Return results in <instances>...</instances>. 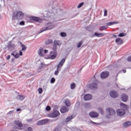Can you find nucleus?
Returning a JSON list of instances; mask_svg holds the SVG:
<instances>
[{"instance_id": "obj_15", "label": "nucleus", "mask_w": 131, "mask_h": 131, "mask_svg": "<svg viewBox=\"0 0 131 131\" xmlns=\"http://www.w3.org/2000/svg\"><path fill=\"white\" fill-rule=\"evenodd\" d=\"M131 125V122L129 121L125 122L123 124L122 126L124 128H127V127H129Z\"/></svg>"}, {"instance_id": "obj_36", "label": "nucleus", "mask_w": 131, "mask_h": 131, "mask_svg": "<svg viewBox=\"0 0 131 131\" xmlns=\"http://www.w3.org/2000/svg\"><path fill=\"white\" fill-rule=\"evenodd\" d=\"M83 5H84V3L82 2L81 3H80L78 6H77V8L78 9H80V8H81V7H82V6H83Z\"/></svg>"}, {"instance_id": "obj_27", "label": "nucleus", "mask_w": 131, "mask_h": 131, "mask_svg": "<svg viewBox=\"0 0 131 131\" xmlns=\"http://www.w3.org/2000/svg\"><path fill=\"white\" fill-rule=\"evenodd\" d=\"M116 42L117 45H121L122 43V40L120 38H118L116 39Z\"/></svg>"}, {"instance_id": "obj_41", "label": "nucleus", "mask_w": 131, "mask_h": 131, "mask_svg": "<svg viewBox=\"0 0 131 131\" xmlns=\"http://www.w3.org/2000/svg\"><path fill=\"white\" fill-rule=\"evenodd\" d=\"M83 42L82 41H80L78 45H77V48H79L81 47V45H82Z\"/></svg>"}, {"instance_id": "obj_63", "label": "nucleus", "mask_w": 131, "mask_h": 131, "mask_svg": "<svg viewBox=\"0 0 131 131\" xmlns=\"http://www.w3.org/2000/svg\"><path fill=\"white\" fill-rule=\"evenodd\" d=\"M110 67H112V66H110Z\"/></svg>"}, {"instance_id": "obj_8", "label": "nucleus", "mask_w": 131, "mask_h": 131, "mask_svg": "<svg viewBox=\"0 0 131 131\" xmlns=\"http://www.w3.org/2000/svg\"><path fill=\"white\" fill-rule=\"evenodd\" d=\"M50 121L49 119H46L41 120H39L37 122V125H43L46 123H48Z\"/></svg>"}, {"instance_id": "obj_55", "label": "nucleus", "mask_w": 131, "mask_h": 131, "mask_svg": "<svg viewBox=\"0 0 131 131\" xmlns=\"http://www.w3.org/2000/svg\"><path fill=\"white\" fill-rule=\"evenodd\" d=\"M39 55L41 57H42V56H43V54H42V52H39Z\"/></svg>"}, {"instance_id": "obj_16", "label": "nucleus", "mask_w": 131, "mask_h": 131, "mask_svg": "<svg viewBox=\"0 0 131 131\" xmlns=\"http://www.w3.org/2000/svg\"><path fill=\"white\" fill-rule=\"evenodd\" d=\"M14 124L17 125L18 127H22L23 126V124H22V122L19 121L18 120H15L14 121Z\"/></svg>"}, {"instance_id": "obj_26", "label": "nucleus", "mask_w": 131, "mask_h": 131, "mask_svg": "<svg viewBox=\"0 0 131 131\" xmlns=\"http://www.w3.org/2000/svg\"><path fill=\"white\" fill-rule=\"evenodd\" d=\"M94 35L95 36H97V37H103L104 34L103 33H98V32H95Z\"/></svg>"}, {"instance_id": "obj_31", "label": "nucleus", "mask_w": 131, "mask_h": 131, "mask_svg": "<svg viewBox=\"0 0 131 131\" xmlns=\"http://www.w3.org/2000/svg\"><path fill=\"white\" fill-rule=\"evenodd\" d=\"M120 106L122 107V108H124V109H127V108H128V106L123 103H120Z\"/></svg>"}, {"instance_id": "obj_3", "label": "nucleus", "mask_w": 131, "mask_h": 131, "mask_svg": "<svg viewBox=\"0 0 131 131\" xmlns=\"http://www.w3.org/2000/svg\"><path fill=\"white\" fill-rule=\"evenodd\" d=\"M46 26V27L43 28L40 30L39 33H41V32H43V31H47V30H51V29L55 28L56 25L53 23H48L47 24Z\"/></svg>"}, {"instance_id": "obj_11", "label": "nucleus", "mask_w": 131, "mask_h": 131, "mask_svg": "<svg viewBox=\"0 0 131 131\" xmlns=\"http://www.w3.org/2000/svg\"><path fill=\"white\" fill-rule=\"evenodd\" d=\"M106 112L109 115H114V114H115V111H114L112 108H106Z\"/></svg>"}, {"instance_id": "obj_40", "label": "nucleus", "mask_w": 131, "mask_h": 131, "mask_svg": "<svg viewBox=\"0 0 131 131\" xmlns=\"http://www.w3.org/2000/svg\"><path fill=\"white\" fill-rule=\"evenodd\" d=\"M55 81H56V79L54 77L52 78L50 80L51 83H55Z\"/></svg>"}, {"instance_id": "obj_37", "label": "nucleus", "mask_w": 131, "mask_h": 131, "mask_svg": "<svg viewBox=\"0 0 131 131\" xmlns=\"http://www.w3.org/2000/svg\"><path fill=\"white\" fill-rule=\"evenodd\" d=\"M125 35H126V34H125L124 33H120L118 34V36L119 37H123V36H125Z\"/></svg>"}, {"instance_id": "obj_9", "label": "nucleus", "mask_w": 131, "mask_h": 131, "mask_svg": "<svg viewBox=\"0 0 131 131\" xmlns=\"http://www.w3.org/2000/svg\"><path fill=\"white\" fill-rule=\"evenodd\" d=\"M117 114L119 116H123L125 114V110L122 108L117 110Z\"/></svg>"}, {"instance_id": "obj_51", "label": "nucleus", "mask_w": 131, "mask_h": 131, "mask_svg": "<svg viewBox=\"0 0 131 131\" xmlns=\"http://www.w3.org/2000/svg\"><path fill=\"white\" fill-rule=\"evenodd\" d=\"M43 52V49L42 48H40L39 50V52L42 53Z\"/></svg>"}, {"instance_id": "obj_43", "label": "nucleus", "mask_w": 131, "mask_h": 131, "mask_svg": "<svg viewBox=\"0 0 131 131\" xmlns=\"http://www.w3.org/2000/svg\"><path fill=\"white\" fill-rule=\"evenodd\" d=\"M27 121H28V122H34V119H27Z\"/></svg>"}, {"instance_id": "obj_58", "label": "nucleus", "mask_w": 131, "mask_h": 131, "mask_svg": "<svg viewBox=\"0 0 131 131\" xmlns=\"http://www.w3.org/2000/svg\"><path fill=\"white\" fill-rule=\"evenodd\" d=\"M122 71H123V73H125V72H126V70H122Z\"/></svg>"}, {"instance_id": "obj_22", "label": "nucleus", "mask_w": 131, "mask_h": 131, "mask_svg": "<svg viewBox=\"0 0 131 131\" xmlns=\"http://www.w3.org/2000/svg\"><path fill=\"white\" fill-rule=\"evenodd\" d=\"M15 53H16V52L13 51L11 53V56H13V57H14V58H15V59H18V58H19V57H20V55H19V53H16L15 54Z\"/></svg>"}, {"instance_id": "obj_39", "label": "nucleus", "mask_w": 131, "mask_h": 131, "mask_svg": "<svg viewBox=\"0 0 131 131\" xmlns=\"http://www.w3.org/2000/svg\"><path fill=\"white\" fill-rule=\"evenodd\" d=\"M84 106L85 108H91V103H85Z\"/></svg>"}, {"instance_id": "obj_6", "label": "nucleus", "mask_w": 131, "mask_h": 131, "mask_svg": "<svg viewBox=\"0 0 131 131\" xmlns=\"http://www.w3.org/2000/svg\"><path fill=\"white\" fill-rule=\"evenodd\" d=\"M29 19L31 21L38 22V23H41V22H42V19L36 16H30Z\"/></svg>"}, {"instance_id": "obj_2", "label": "nucleus", "mask_w": 131, "mask_h": 131, "mask_svg": "<svg viewBox=\"0 0 131 131\" xmlns=\"http://www.w3.org/2000/svg\"><path fill=\"white\" fill-rule=\"evenodd\" d=\"M66 61V59L63 58L60 60L57 66V70L55 71L54 74L55 75H58L59 74V72H60V70H61V68L63 67V65H64L65 62Z\"/></svg>"}, {"instance_id": "obj_32", "label": "nucleus", "mask_w": 131, "mask_h": 131, "mask_svg": "<svg viewBox=\"0 0 131 131\" xmlns=\"http://www.w3.org/2000/svg\"><path fill=\"white\" fill-rule=\"evenodd\" d=\"M107 28H108V27L107 26H103L99 28V30L103 31V30H105V29H107Z\"/></svg>"}, {"instance_id": "obj_54", "label": "nucleus", "mask_w": 131, "mask_h": 131, "mask_svg": "<svg viewBox=\"0 0 131 131\" xmlns=\"http://www.w3.org/2000/svg\"><path fill=\"white\" fill-rule=\"evenodd\" d=\"M10 58H11V56H10V55H8V56L6 57L7 60H10Z\"/></svg>"}, {"instance_id": "obj_50", "label": "nucleus", "mask_w": 131, "mask_h": 131, "mask_svg": "<svg viewBox=\"0 0 131 131\" xmlns=\"http://www.w3.org/2000/svg\"><path fill=\"white\" fill-rule=\"evenodd\" d=\"M91 122H92V123H93V124H97V125H100V123H96L93 122V121H91Z\"/></svg>"}, {"instance_id": "obj_33", "label": "nucleus", "mask_w": 131, "mask_h": 131, "mask_svg": "<svg viewBox=\"0 0 131 131\" xmlns=\"http://www.w3.org/2000/svg\"><path fill=\"white\" fill-rule=\"evenodd\" d=\"M45 43L46 45H50V43H53V39H48L46 41Z\"/></svg>"}, {"instance_id": "obj_29", "label": "nucleus", "mask_w": 131, "mask_h": 131, "mask_svg": "<svg viewBox=\"0 0 131 131\" xmlns=\"http://www.w3.org/2000/svg\"><path fill=\"white\" fill-rule=\"evenodd\" d=\"M74 118V116H70L68 117L66 120V122H69V121H70V120H71L72 119H73Z\"/></svg>"}, {"instance_id": "obj_14", "label": "nucleus", "mask_w": 131, "mask_h": 131, "mask_svg": "<svg viewBox=\"0 0 131 131\" xmlns=\"http://www.w3.org/2000/svg\"><path fill=\"white\" fill-rule=\"evenodd\" d=\"M110 95L112 98H117L118 97V94L116 91H111L110 92Z\"/></svg>"}, {"instance_id": "obj_4", "label": "nucleus", "mask_w": 131, "mask_h": 131, "mask_svg": "<svg viewBox=\"0 0 131 131\" xmlns=\"http://www.w3.org/2000/svg\"><path fill=\"white\" fill-rule=\"evenodd\" d=\"M60 116V113L58 111H54L52 113H50L48 116L51 118H56Z\"/></svg>"}, {"instance_id": "obj_30", "label": "nucleus", "mask_w": 131, "mask_h": 131, "mask_svg": "<svg viewBox=\"0 0 131 131\" xmlns=\"http://www.w3.org/2000/svg\"><path fill=\"white\" fill-rule=\"evenodd\" d=\"M64 104L66 106V107H70V101H69L68 99H67L64 101Z\"/></svg>"}, {"instance_id": "obj_62", "label": "nucleus", "mask_w": 131, "mask_h": 131, "mask_svg": "<svg viewBox=\"0 0 131 131\" xmlns=\"http://www.w3.org/2000/svg\"><path fill=\"white\" fill-rule=\"evenodd\" d=\"M0 19H2V16H1V15H0Z\"/></svg>"}, {"instance_id": "obj_38", "label": "nucleus", "mask_w": 131, "mask_h": 131, "mask_svg": "<svg viewBox=\"0 0 131 131\" xmlns=\"http://www.w3.org/2000/svg\"><path fill=\"white\" fill-rule=\"evenodd\" d=\"M71 90H74L75 89V83H73L71 84Z\"/></svg>"}, {"instance_id": "obj_24", "label": "nucleus", "mask_w": 131, "mask_h": 131, "mask_svg": "<svg viewBox=\"0 0 131 131\" xmlns=\"http://www.w3.org/2000/svg\"><path fill=\"white\" fill-rule=\"evenodd\" d=\"M17 100H19V101H23L24 99H25V96L23 95H18L16 97Z\"/></svg>"}, {"instance_id": "obj_57", "label": "nucleus", "mask_w": 131, "mask_h": 131, "mask_svg": "<svg viewBox=\"0 0 131 131\" xmlns=\"http://www.w3.org/2000/svg\"><path fill=\"white\" fill-rule=\"evenodd\" d=\"M13 113V111H11L8 113V114H12Z\"/></svg>"}, {"instance_id": "obj_34", "label": "nucleus", "mask_w": 131, "mask_h": 131, "mask_svg": "<svg viewBox=\"0 0 131 131\" xmlns=\"http://www.w3.org/2000/svg\"><path fill=\"white\" fill-rule=\"evenodd\" d=\"M58 46H56V45H54L53 44V46L52 47V50L53 51V52H57V48Z\"/></svg>"}, {"instance_id": "obj_48", "label": "nucleus", "mask_w": 131, "mask_h": 131, "mask_svg": "<svg viewBox=\"0 0 131 131\" xmlns=\"http://www.w3.org/2000/svg\"><path fill=\"white\" fill-rule=\"evenodd\" d=\"M18 55H19V56L23 55V52H22V50H19Z\"/></svg>"}, {"instance_id": "obj_20", "label": "nucleus", "mask_w": 131, "mask_h": 131, "mask_svg": "<svg viewBox=\"0 0 131 131\" xmlns=\"http://www.w3.org/2000/svg\"><path fill=\"white\" fill-rule=\"evenodd\" d=\"M69 109L68 108H66L65 106H62L60 108V112L61 113H65L66 112H68Z\"/></svg>"}, {"instance_id": "obj_19", "label": "nucleus", "mask_w": 131, "mask_h": 131, "mask_svg": "<svg viewBox=\"0 0 131 131\" xmlns=\"http://www.w3.org/2000/svg\"><path fill=\"white\" fill-rule=\"evenodd\" d=\"M84 101H89L92 99V95L91 94H86L84 95L83 98Z\"/></svg>"}, {"instance_id": "obj_1", "label": "nucleus", "mask_w": 131, "mask_h": 131, "mask_svg": "<svg viewBox=\"0 0 131 131\" xmlns=\"http://www.w3.org/2000/svg\"><path fill=\"white\" fill-rule=\"evenodd\" d=\"M23 17H24V13L20 11H17L12 14V20L13 21H15L16 19L17 20H21V19H23Z\"/></svg>"}, {"instance_id": "obj_59", "label": "nucleus", "mask_w": 131, "mask_h": 131, "mask_svg": "<svg viewBox=\"0 0 131 131\" xmlns=\"http://www.w3.org/2000/svg\"><path fill=\"white\" fill-rule=\"evenodd\" d=\"M14 128H18V127L16 126H14Z\"/></svg>"}, {"instance_id": "obj_28", "label": "nucleus", "mask_w": 131, "mask_h": 131, "mask_svg": "<svg viewBox=\"0 0 131 131\" xmlns=\"http://www.w3.org/2000/svg\"><path fill=\"white\" fill-rule=\"evenodd\" d=\"M20 45L21 46V47L22 48L21 50L22 51H26L27 47H26V46H25V45H24V44L22 43V42H20Z\"/></svg>"}, {"instance_id": "obj_61", "label": "nucleus", "mask_w": 131, "mask_h": 131, "mask_svg": "<svg viewBox=\"0 0 131 131\" xmlns=\"http://www.w3.org/2000/svg\"><path fill=\"white\" fill-rule=\"evenodd\" d=\"M96 75H94L93 79H94L95 78Z\"/></svg>"}, {"instance_id": "obj_47", "label": "nucleus", "mask_w": 131, "mask_h": 131, "mask_svg": "<svg viewBox=\"0 0 131 131\" xmlns=\"http://www.w3.org/2000/svg\"><path fill=\"white\" fill-rule=\"evenodd\" d=\"M127 61L128 62H131V56H130L127 58Z\"/></svg>"}, {"instance_id": "obj_35", "label": "nucleus", "mask_w": 131, "mask_h": 131, "mask_svg": "<svg viewBox=\"0 0 131 131\" xmlns=\"http://www.w3.org/2000/svg\"><path fill=\"white\" fill-rule=\"evenodd\" d=\"M98 112L101 114V115H104V112L103 111V110L101 108H98Z\"/></svg>"}, {"instance_id": "obj_45", "label": "nucleus", "mask_w": 131, "mask_h": 131, "mask_svg": "<svg viewBox=\"0 0 131 131\" xmlns=\"http://www.w3.org/2000/svg\"><path fill=\"white\" fill-rule=\"evenodd\" d=\"M107 10L104 9V16H107Z\"/></svg>"}, {"instance_id": "obj_12", "label": "nucleus", "mask_w": 131, "mask_h": 131, "mask_svg": "<svg viewBox=\"0 0 131 131\" xmlns=\"http://www.w3.org/2000/svg\"><path fill=\"white\" fill-rule=\"evenodd\" d=\"M97 83L98 82L96 81L95 82L90 84L88 86L91 90H95V89H97Z\"/></svg>"}, {"instance_id": "obj_21", "label": "nucleus", "mask_w": 131, "mask_h": 131, "mask_svg": "<svg viewBox=\"0 0 131 131\" xmlns=\"http://www.w3.org/2000/svg\"><path fill=\"white\" fill-rule=\"evenodd\" d=\"M119 23V21H111L108 22L106 24V26L108 27V26H112V25H114L115 24H118Z\"/></svg>"}, {"instance_id": "obj_10", "label": "nucleus", "mask_w": 131, "mask_h": 131, "mask_svg": "<svg viewBox=\"0 0 131 131\" xmlns=\"http://www.w3.org/2000/svg\"><path fill=\"white\" fill-rule=\"evenodd\" d=\"M109 76V72L105 71L103 72L100 74V77L101 79H105V78H107Z\"/></svg>"}, {"instance_id": "obj_25", "label": "nucleus", "mask_w": 131, "mask_h": 131, "mask_svg": "<svg viewBox=\"0 0 131 131\" xmlns=\"http://www.w3.org/2000/svg\"><path fill=\"white\" fill-rule=\"evenodd\" d=\"M9 50L11 49H15V44L13 43H9L7 46Z\"/></svg>"}, {"instance_id": "obj_5", "label": "nucleus", "mask_w": 131, "mask_h": 131, "mask_svg": "<svg viewBox=\"0 0 131 131\" xmlns=\"http://www.w3.org/2000/svg\"><path fill=\"white\" fill-rule=\"evenodd\" d=\"M57 51H51L50 55L48 56V59H50V60H55L56 59V57H57Z\"/></svg>"}, {"instance_id": "obj_56", "label": "nucleus", "mask_w": 131, "mask_h": 131, "mask_svg": "<svg viewBox=\"0 0 131 131\" xmlns=\"http://www.w3.org/2000/svg\"><path fill=\"white\" fill-rule=\"evenodd\" d=\"M16 111H17V112H19V111H21V109H20V108H17V109L16 110Z\"/></svg>"}, {"instance_id": "obj_13", "label": "nucleus", "mask_w": 131, "mask_h": 131, "mask_svg": "<svg viewBox=\"0 0 131 131\" xmlns=\"http://www.w3.org/2000/svg\"><path fill=\"white\" fill-rule=\"evenodd\" d=\"M89 116L91 117V118H96L99 117V113L96 112H91L90 113Z\"/></svg>"}, {"instance_id": "obj_49", "label": "nucleus", "mask_w": 131, "mask_h": 131, "mask_svg": "<svg viewBox=\"0 0 131 131\" xmlns=\"http://www.w3.org/2000/svg\"><path fill=\"white\" fill-rule=\"evenodd\" d=\"M32 130V128H31V127H29L26 130V131H31Z\"/></svg>"}, {"instance_id": "obj_42", "label": "nucleus", "mask_w": 131, "mask_h": 131, "mask_svg": "<svg viewBox=\"0 0 131 131\" xmlns=\"http://www.w3.org/2000/svg\"><path fill=\"white\" fill-rule=\"evenodd\" d=\"M60 35L62 36V37H66V34L64 32L60 33Z\"/></svg>"}, {"instance_id": "obj_7", "label": "nucleus", "mask_w": 131, "mask_h": 131, "mask_svg": "<svg viewBox=\"0 0 131 131\" xmlns=\"http://www.w3.org/2000/svg\"><path fill=\"white\" fill-rule=\"evenodd\" d=\"M57 0H52L51 3V5L53 6L52 7V8L53 9V13H58V10L60 11V9H56V7H55V4H57L56 2Z\"/></svg>"}, {"instance_id": "obj_52", "label": "nucleus", "mask_w": 131, "mask_h": 131, "mask_svg": "<svg viewBox=\"0 0 131 131\" xmlns=\"http://www.w3.org/2000/svg\"><path fill=\"white\" fill-rule=\"evenodd\" d=\"M20 25H25V23L23 21H21L19 23Z\"/></svg>"}, {"instance_id": "obj_53", "label": "nucleus", "mask_w": 131, "mask_h": 131, "mask_svg": "<svg viewBox=\"0 0 131 131\" xmlns=\"http://www.w3.org/2000/svg\"><path fill=\"white\" fill-rule=\"evenodd\" d=\"M48 52H49V50H44V54H48Z\"/></svg>"}, {"instance_id": "obj_17", "label": "nucleus", "mask_w": 131, "mask_h": 131, "mask_svg": "<svg viewBox=\"0 0 131 131\" xmlns=\"http://www.w3.org/2000/svg\"><path fill=\"white\" fill-rule=\"evenodd\" d=\"M121 100L122 102H127V100H128V97L126 94H123L121 97Z\"/></svg>"}, {"instance_id": "obj_23", "label": "nucleus", "mask_w": 131, "mask_h": 131, "mask_svg": "<svg viewBox=\"0 0 131 131\" xmlns=\"http://www.w3.org/2000/svg\"><path fill=\"white\" fill-rule=\"evenodd\" d=\"M45 14L46 17L48 18H51V17H53V16H54V13H51L50 12H46Z\"/></svg>"}, {"instance_id": "obj_44", "label": "nucleus", "mask_w": 131, "mask_h": 131, "mask_svg": "<svg viewBox=\"0 0 131 131\" xmlns=\"http://www.w3.org/2000/svg\"><path fill=\"white\" fill-rule=\"evenodd\" d=\"M46 110L47 111H50L51 110V106L48 105L47 106H46Z\"/></svg>"}, {"instance_id": "obj_60", "label": "nucleus", "mask_w": 131, "mask_h": 131, "mask_svg": "<svg viewBox=\"0 0 131 131\" xmlns=\"http://www.w3.org/2000/svg\"><path fill=\"white\" fill-rule=\"evenodd\" d=\"M113 37H116V35H113Z\"/></svg>"}, {"instance_id": "obj_18", "label": "nucleus", "mask_w": 131, "mask_h": 131, "mask_svg": "<svg viewBox=\"0 0 131 131\" xmlns=\"http://www.w3.org/2000/svg\"><path fill=\"white\" fill-rule=\"evenodd\" d=\"M54 46H56L57 47H61V45H62V42H61V41L58 40H54Z\"/></svg>"}, {"instance_id": "obj_46", "label": "nucleus", "mask_w": 131, "mask_h": 131, "mask_svg": "<svg viewBox=\"0 0 131 131\" xmlns=\"http://www.w3.org/2000/svg\"><path fill=\"white\" fill-rule=\"evenodd\" d=\"M38 93H39V94H42V89L39 88Z\"/></svg>"}, {"instance_id": "obj_64", "label": "nucleus", "mask_w": 131, "mask_h": 131, "mask_svg": "<svg viewBox=\"0 0 131 131\" xmlns=\"http://www.w3.org/2000/svg\"><path fill=\"white\" fill-rule=\"evenodd\" d=\"M118 76V74L117 75V76Z\"/></svg>"}]
</instances>
